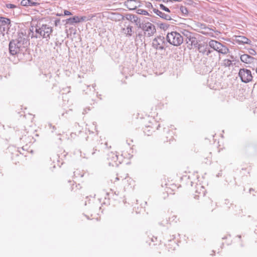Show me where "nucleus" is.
I'll list each match as a JSON object with an SVG mask.
<instances>
[{
  "label": "nucleus",
  "mask_w": 257,
  "mask_h": 257,
  "mask_svg": "<svg viewBox=\"0 0 257 257\" xmlns=\"http://www.w3.org/2000/svg\"><path fill=\"white\" fill-rule=\"evenodd\" d=\"M30 43L27 36L23 33H19L18 38L12 40L9 43V51L11 55L19 53L24 54L26 51Z\"/></svg>",
  "instance_id": "f257e3e1"
},
{
  "label": "nucleus",
  "mask_w": 257,
  "mask_h": 257,
  "mask_svg": "<svg viewBox=\"0 0 257 257\" xmlns=\"http://www.w3.org/2000/svg\"><path fill=\"white\" fill-rule=\"evenodd\" d=\"M53 32V28L46 24L37 25L35 27V35L32 37L36 38L46 39L48 40Z\"/></svg>",
  "instance_id": "f03ea898"
},
{
  "label": "nucleus",
  "mask_w": 257,
  "mask_h": 257,
  "mask_svg": "<svg viewBox=\"0 0 257 257\" xmlns=\"http://www.w3.org/2000/svg\"><path fill=\"white\" fill-rule=\"evenodd\" d=\"M166 39L170 44L175 46L181 45L184 41L182 36L180 33L174 31L168 33Z\"/></svg>",
  "instance_id": "7ed1b4c3"
},
{
  "label": "nucleus",
  "mask_w": 257,
  "mask_h": 257,
  "mask_svg": "<svg viewBox=\"0 0 257 257\" xmlns=\"http://www.w3.org/2000/svg\"><path fill=\"white\" fill-rule=\"evenodd\" d=\"M184 36L185 37L186 43L188 44V47L191 49L193 46L197 47L198 44V41L197 39L194 36L193 34L187 30H184L182 32Z\"/></svg>",
  "instance_id": "20e7f679"
},
{
  "label": "nucleus",
  "mask_w": 257,
  "mask_h": 257,
  "mask_svg": "<svg viewBox=\"0 0 257 257\" xmlns=\"http://www.w3.org/2000/svg\"><path fill=\"white\" fill-rule=\"evenodd\" d=\"M11 27V20L5 17H0V31L3 36L8 32Z\"/></svg>",
  "instance_id": "39448f33"
},
{
  "label": "nucleus",
  "mask_w": 257,
  "mask_h": 257,
  "mask_svg": "<svg viewBox=\"0 0 257 257\" xmlns=\"http://www.w3.org/2000/svg\"><path fill=\"white\" fill-rule=\"evenodd\" d=\"M142 29L144 31L145 35L148 37L153 36L156 32L155 26L150 22L143 24Z\"/></svg>",
  "instance_id": "423d86ee"
},
{
  "label": "nucleus",
  "mask_w": 257,
  "mask_h": 257,
  "mask_svg": "<svg viewBox=\"0 0 257 257\" xmlns=\"http://www.w3.org/2000/svg\"><path fill=\"white\" fill-rule=\"evenodd\" d=\"M239 76L241 81L244 83L249 82L252 79L251 71L246 69H240L239 72Z\"/></svg>",
  "instance_id": "0eeeda50"
},
{
  "label": "nucleus",
  "mask_w": 257,
  "mask_h": 257,
  "mask_svg": "<svg viewBox=\"0 0 257 257\" xmlns=\"http://www.w3.org/2000/svg\"><path fill=\"white\" fill-rule=\"evenodd\" d=\"M165 38L163 36H159L153 40V47L156 49L164 50L165 46Z\"/></svg>",
  "instance_id": "6e6552de"
},
{
  "label": "nucleus",
  "mask_w": 257,
  "mask_h": 257,
  "mask_svg": "<svg viewBox=\"0 0 257 257\" xmlns=\"http://www.w3.org/2000/svg\"><path fill=\"white\" fill-rule=\"evenodd\" d=\"M107 156V160L109 161L108 164L109 165L117 166L120 163L121 161L118 158L117 152H111L108 154Z\"/></svg>",
  "instance_id": "1a4fd4ad"
},
{
  "label": "nucleus",
  "mask_w": 257,
  "mask_h": 257,
  "mask_svg": "<svg viewBox=\"0 0 257 257\" xmlns=\"http://www.w3.org/2000/svg\"><path fill=\"white\" fill-rule=\"evenodd\" d=\"M124 5L130 10H134L141 6L139 0H127L124 2Z\"/></svg>",
  "instance_id": "9d476101"
},
{
  "label": "nucleus",
  "mask_w": 257,
  "mask_h": 257,
  "mask_svg": "<svg viewBox=\"0 0 257 257\" xmlns=\"http://www.w3.org/2000/svg\"><path fill=\"white\" fill-rule=\"evenodd\" d=\"M233 40L239 45L250 44L251 41L243 36H234Z\"/></svg>",
  "instance_id": "9b49d317"
},
{
  "label": "nucleus",
  "mask_w": 257,
  "mask_h": 257,
  "mask_svg": "<svg viewBox=\"0 0 257 257\" xmlns=\"http://www.w3.org/2000/svg\"><path fill=\"white\" fill-rule=\"evenodd\" d=\"M241 61L244 63L249 64L251 63L255 64L257 63V60L253 57L247 54H243L240 57Z\"/></svg>",
  "instance_id": "f8f14e48"
},
{
  "label": "nucleus",
  "mask_w": 257,
  "mask_h": 257,
  "mask_svg": "<svg viewBox=\"0 0 257 257\" xmlns=\"http://www.w3.org/2000/svg\"><path fill=\"white\" fill-rule=\"evenodd\" d=\"M156 75H161L165 71V68L162 65H149Z\"/></svg>",
  "instance_id": "ddd939ff"
},
{
  "label": "nucleus",
  "mask_w": 257,
  "mask_h": 257,
  "mask_svg": "<svg viewBox=\"0 0 257 257\" xmlns=\"http://www.w3.org/2000/svg\"><path fill=\"white\" fill-rule=\"evenodd\" d=\"M21 5L25 7H37L40 5V3L33 2L31 0H22L21 2Z\"/></svg>",
  "instance_id": "4468645a"
},
{
  "label": "nucleus",
  "mask_w": 257,
  "mask_h": 257,
  "mask_svg": "<svg viewBox=\"0 0 257 257\" xmlns=\"http://www.w3.org/2000/svg\"><path fill=\"white\" fill-rule=\"evenodd\" d=\"M153 11L156 14L160 16L161 18H162L166 20H171L172 19L171 16L169 15L165 14V13L157 9H154Z\"/></svg>",
  "instance_id": "2eb2a0df"
},
{
  "label": "nucleus",
  "mask_w": 257,
  "mask_h": 257,
  "mask_svg": "<svg viewBox=\"0 0 257 257\" xmlns=\"http://www.w3.org/2000/svg\"><path fill=\"white\" fill-rule=\"evenodd\" d=\"M216 51L219 53L225 54L229 52V49L226 46L223 45L221 43H220L218 48H217Z\"/></svg>",
  "instance_id": "dca6fc26"
},
{
  "label": "nucleus",
  "mask_w": 257,
  "mask_h": 257,
  "mask_svg": "<svg viewBox=\"0 0 257 257\" xmlns=\"http://www.w3.org/2000/svg\"><path fill=\"white\" fill-rule=\"evenodd\" d=\"M79 23V17L74 16L66 20V23L70 25H73L74 23Z\"/></svg>",
  "instance_id": "f3484780"
},
{
  "label": "nucleus",
  "mask_w": 257,
  "mask_h": 257,
  "mask_svg": "<svg viewBox=\"0 0 257 257\" xmlns=\"http://www.w3.org/2000/svg\"><path fill=\"white\" fill-rule=\"evenodd\" d=\"M220 43L216 40H211L209 42V46L214 50H217Z\"/></svg>",
  "instance_id": "a211bd4d"
},
{
  "label": "nucleus",
  "mask_w": 257,
  "mask_h": 257,
  "mask_svg": "<svg viewBox=\"0 0 257 257\" xmlns=\"http://www.w3.org/2000/svg\"><path fill=\"white\" fill-rule=\"evenodd\" d=\"M197 66H198V68H196V69H198L200 68V67H201L200 68L203 70L202 71H200L197 70V72L198 73L204 74L208 72H210L211 71L210 69L208 70V68H207V66L206 65H197Z\"/></svg>",
  "instance_id": "6ab92c4d"
},
{
  "label": "nucleus",
  "mask_w": 257,
  "mask_h": 257,
  "mask_svg": "<svg viewBox=\"0 0 257 257\" xmlns=\"http://www.w3.org/2000/svg\"><path fill=\"white\" fill-rule=\"evenodd\" d=\"M132 29L133 27L132 26H128L126 27V29H123V30L124 31V33L126 34L127 36L131 37L132 36Z\"/></svg>",
  "instance_id": "aec40b11"
},
{
  "label": "nucleus",
  "mask_w": 257,
  "mask_h": 257,
  "mask_svg": "<svg viewBox=\"0 0 257 257\" xmlns=\"http://www.w3.org/2000/svg\"><path fill=\"white\" fill-rule=\"evenodd\" d=\"M199 33L205 35H208L210 34H212L211 29L208 27L205 28L204 29L201 30V31H199Z\"/></svg>",
  "instance_id": "412c9836"
},
{
  "label": "nucleus",
  "mask_w": 257,
  "mask_h": 257,
  "mask_svg": "<svg viewBox=\"0 0 257 257\" xmlns=\"http://www.w3.org/2000/svg\"><path fill=\"white\" fill-rule=\"evenodd\" d=\"M180 10L181 12V13L184 15V16H187L188 14V11L184 6H181L180 8Z\"/></svg>",
  "instance_id": "4be33fe9"
},
{
  "label": "nucleus",
  "mask_w": 257,
  "mask_h": 257,
  "mask_svg": "<svg viewBox=\"0 0 257 257\" xmlns=\"http://www.w3.org/2000/svg\"><path fill=\"white\" fill-rule=\"evenodd\" d=\"M126 18L127 20L136 22L137 17L134 15H127Z\"/></svg>",
  "instance_id": "5701e85b"
},
{
  "label": "nucleus",
  "mask_w": 257,
  "mask_h": 257,
  "mask_svg": "<svg viewBox=\"0 0 257 257\" xmlns=\"http://www.w3.org/2000/svg\"><path fill=\"white\" fill-rule=\"evenodd\" d=\"M197 27L198 29V31L199 32V31H201L202 29H204L207 27L206 25L203 23H198L197 25Z\"/></svg>",
  "instance_id": "b1692460"
},
{
  "label": "nucleus",
  "mask_w": 257,
  "mask_h": 257,
  "mask_svg": "<svg viewBox=\"0 0 257 257\" xmlns=\"http://www.w3.org/2000/svg\"><path fill=\"white\" fill-rule=\"evenodd\" d=\"M137 13L139 14L144 15H149L148 12L143 9H138L137 10Z\"/></svg>",
  "instance_id": "393cba45"
},
{
  "label": "nucleus",
  "mask_w": 257,
  "mask_h": 257,
  "mask_svg": "<svg viewBox=\"0 0 257 257\" xmlns=\"http://www.w3.org/2000/svg\"><path fill=\"white\" fill-rule=\"evenodd\" d=\"M160 9L164 10L166 12H167L169 13L170 12L169 9L168 8H167L166 7H165L164 5H163V4L160 5Z\"/></svg>",
  "instance_id": "a878e982"
},
{
  "label": "nucleus",
  "mask_w": 257,
  "mask_h": 257,
  "mask_svg": "<svg viewBox=\"0 0 257 257\" xmlns=\"http://www.w3.org/2000/svg\"><path fill=\"white\" fill-rule=\"evenodd\" d=\"M6 7L8 9H14L16 8V6L14 4H6Z\"/></svg>",
  "instance_id": "bb28decb"
},
{
  "label": "nucleus",
  "mask_w": 257,
  "mask_h": 257,
  "mask_svg": "<svg viewBox=\"0 0 257 257\" xmlns=\"http://www.w3.org/2000/svg\"><path fill=\"white\" fill-rule=\"evenodd\" d=\"M79 22L85 21L86 20V17L82 16L81 17H79Z\"/></svg>",
  "instance_id": "cd10ccee"
},
{
  "label": "nucleus",
  "mask_w": 257,
  "mask_h": 257,
  "mask_svg": "<svg viewBox=\"0 0 257 257\" xmlns=\"http://www.w3.org/2000/svg\"><path fill=\"white\" fill-rule=\"evenodd\" d=\"M64 13V15L65 16H69L72 15L71 13L67 10H65Z\"/></svg>",
  "instance_id": "c85d7f7f"
},
{
  "label": "nucleus",
  "mask_w": 257,
  "mask_h": 257,
  "mask_svg": "<svg viewBox=\"0 0 257 257\" xmlns=\"http://www.w3.org/2000/svg\"><path fill=\"white\" fill-rule=\"evenodd\" d=\"M249 52L251 55H254L256 53L255 51L252 49L249 50Z\"/></svg>",
  "instance_id": "c756f323"
},
{
  "label": "nucleus",
  "mask_w": 257,
  "mask_h": 257,
  "mask_svg": "<svg viewBox=\"0 0 257 257\" xmlns=\"http://www.w3.org/2000/svg\"><path fill=\"white\" fill-rule=\"evenodd\" d=\"M119 179L118 177H116L115 178H114V180L113 179H111V181L112 182H113V183H115L116 181H117V180H118Z\"/></svg>",
  "instance_id": "7c9ffc66"
},
{
  "label": "nucleus",
  "mask_w": 257,
  "mask_h": 257,
  "mask_svg": "<svg viewBox=\"0 0 257 257\" xmlns=\"http://www.w3.org/2000/svg\"><path fill=\"white\" fill-rule=\"evenodd\" d=\"M226 61H227V64H229V65H230V64H232V63H231V61L228 59L227 60H225L224 61L225 62Z\"/></svg>",
  "instance_id": "2f4dec72"
},
{
  "label": "nucleus",
  "mask_w": 257,
  "mask_h": 257,
  "mask_svg": "<svg viewBox=\"0 0 257 257\" xmlns=\"http://www.w3.org/2000/svg\"><path fill=\"white\" fill-rule=\"evenodd\" d=\"M127 69V68L123 67V70H122V71H123V73H125V71H125V69Z\"/></svg>",
  "instance_id": "473e14b6"
},
{
  "label": "nucleus",
  "mask_w": 257,
  "mask_h": 257,
  "mask_svg": "<svg viewBox=\"0 0 257 257\" xmlns=\"http://www.w3.org/2000/svg\"><path fill=\"white\" fill-rule=\"evenodd\" d=\"M60 21L59 20H58V21H55V25L57 26V24L58 23H59Z\"/></svg>",
  "instance_id": "72a5a7b5"
},
{
  "label": "nucleus",
  "mask_w": 257,
  "mask_h": 257,
  "mask_svg": "<svg viewBox=\"0 0 257 257\" xmlns=\"http://www.w3.org/2000/svg\"><path fill=\"white\" fill-rule=\"evenodd\" d=\"M95 151H96V149H93V152L92 153V155H94L95 154Z\"/></svg>",
  "instance_id": "f704fd0d"
},
{
  "label": "nucleus",
  "mask_w": 257,
  "mask_h": 257,
  "mask_svg": "<svg viewBox=\"0 0 257 257\" xmlns=\"http://www.w3.org/2000/svg\"><path fill=\"white\" fill-rule=\"evenodd\" d=\"M211 53V51H208L207 52V55H208L209 54H210Z\"/></svg>",
  "instance_id": "c9c22d12"
},
{
  "label": "nucleus",
  "mask_w": 257,
  "mask_h": 257,
  "mask_svg": "<svg viewBox=\"0 0 257 257\" xmlns=\"http://www.w3.org/2000/svg\"><path fill=\"white\" fill-rule=\"evenodd\" d=\"M182 0H173L174 2H181Z\"/></svg>",
  "instance_id": "e433bc0d"
},
{
  "label": "nucleus",
  "mask_w": 257,
  "mask_h": 257,
  "mask_svg": "<svg viewBox=\"0 0 257 257\" xmlns=\"http://www.w3.org/2000/svg\"><path fill=\"white\" fill-rule=\"evenodd\" d=\"M148 6H152V5L151 3H148Z\"/></svg>",
  "instance_id": "4c0bfd02"
},
{
  "label": "nucleus",
  "mask_w": 257,
  "mask_h": 257,
  "mask_svg": "<svg viewBox=\"0 0 257 257\" xmlns=\"http://www.w3.org/2000/svg\"><path fill=\"white\" fill-rule=\"evenodd\" d=\"M173 2V0H167V2Z\"/></svg>",
  "instance_id": "58836bf2"
},
{
  "label": "nucleus",
  "mask_w": 257,
  "mask_h": 257,
  "mask_svg": "<svg viewBox=\"0 0 257 257\" xmlns=\"http://www.w3.org/2000/svg\"><path fill=\"white\" fill-rule=\"evenodd\" d=\"M84 112H83V113H86V110H85V109L84 110Z\"/></svg>",
  "instance_id": "ea45409f"
},
{
  "label": "nucleus",
  "mask_w": 257,
  "mask_h": 257,
  "mask_svg": "<svg viewBox=\"0 0 257 257\" xmlns=\"http://www.w3.org/2000/svg\"><path fill=\"white\" fill-rule=\"evenodd\" d=\"M149 73L150 74H152V72H151V71L149 72Z\"/></svg>",
  "instance_id": "a19ab883"
},
{
  "label": "nucleus",
  "mask_w": 257,
  "mask_h": 257,
  "mask_svg": "<svg viewBox=\"0 0 257 257\" xmlns=\"http://www.w3.org/2000/svg\"><path fill=\"white\" fill-rule=\"evenodd\" d=\"M163 2H167V0H163Z\"/></svg>",
  "instance_id": "79ce46f5"
},
{
  "label": "nucleus",
  "mask_w": 257,
  "mask_h": 257,
  "mask_svg": "<svg viewBox=\"0 0 257 257\" xmlns=\"http://www.w3.org/2000/svg\"><path fill=\"white\" fill-rule=\"evenodd\" d=\"M152 241H154L155 239L152 238Z\"/></svg>",
  "instance_id": "37998d69"
},
{
  "label": "nucleus",
  "mask_w": 257,
  "mask_h": 257,
  "mask_svg": "<svg viewBox=\"0 0 257 257\" xmlns=\"http://www.w3.org/2000/svg\"><path fill=\"white\" fill-rule=\"evenodd\" d=\"M152 241H154L155 239L152 238Z\"/></svg>",
  "instance_id": "c03bdc74"
},
{
  "label": "nucleus",
  "mask_w": 257,
  "mask_h": 257,
  "mask_svg": "<svg viewBox=\"0 0 257 257\" xmlns=\"http://www.w3.org/2000/svg\"><path fill=\"white\" fill-rule=\"evenodd\" d=\"M238 237H239V238H240V237H241V236H240V235H238Z\"/></svg>",
  "instance_id": "a18cd8bd"
},
{
  "label": "nucleus",
  "mask_w": 257,
  "mask_h": 257,
  "mask_svg": "<svg viewBox=\"0 0 257 257\" xmlns=\"http://www.w3.org/2000/svg\"><path fill=\"white\" fill-rule=\"evenodd\" d=\"M256 72L257 73V68H256Z\"/></svg>",
  "instance_id": "49530a36"
}]
</instances>
